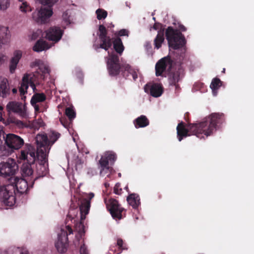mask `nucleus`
Segmentation results:
<instances>
[{
  "label": "nucleus",
  "mask_w": 254,
  "mask_h": 254,
  "mask_svg": "<svg viewBox=\"0 0 254 254\" xmlns=\"http://www.w3.org/2000/svg\"><path fill=\"white\" fill-rule=\"evenodd\" d=\"M224 121L222 113H212L198 123L189 124L186 127L185 124L181 122L177 127V137L179 141L190 135H194L198 138H204L212 135L216 130L219 125Z\"/></svg>",
  "instance_id": "f257e3e1"
},
{
  "label": "nucleus",
  "mask_w": 254,
  "mask_h": 254,
  "mask_svg": "<svg viewBox=\"0 0 254 254\" xmlns=\"http://www.w3.org/2000/svg\"><path fill=\"white\" fill-rule=\"evenodd\" d=\"M18 158L23 161L21 172L23 177H31L34 174L33 167L36 161V149L32 145L26 144L23 149L21 150Z\"/></svg>",
  "instance_id": "f03ea898"
},
{
  "label": "nucleus",
  "mask_w": 254,
  "mask_h": 254,
  "mask_svg": "<svg viewBox=\"0 0 254 254\" xmlns=\"http://www.w3.org/2000/svg\"><path fill=\"white\" fill-rule=\"evenodd\" d=\"M43 6L40 10L33 13L32 17L37 23H46L53 14L52 7L58 0H38Z\"/></svg>",
  "instance_id": "7ed1b4c3"
},
{
  "label": "nucleus",
  "mask_w": 254,
  "mask_h": 254,
  "mask_svg": "<svg viewBox=\"0 0 254 254\" xmlns=\"http://www.w3.org/2000/svg\"><path fill=\"white\" fill-rule=\"evenodd\" d=\"M166 37L170 48L179 49L186 44L185 38L183 34L177 29L169 26L166 30Z\"/></svg>",
  "instance_id": "20e7f679"
},
{
  "label": "nucleus",
  "mask_w": 254,
  "mask_h": 254,
  "mask_svg": "<svg viewBox=\"0 0 254 254\" xmlns=\"http://www.w3.org/2000/svg\"><path fill=\"white\" fill-rule=\"evenodd\" d=\"M167 72L169 85H175L176 83H179L185 74L184 69L179 62H176L172 67L168 68Z\"/></svg>",
  "instance_id": "39448f33"
},
{
  "label": "nucleus",
  "mask_w": 254,
  "mask_h": 254,
  "mask_svg": "<svg viewBox=\"0 0 254 254\" xmlns=\"http://www.w3.org/2000/svg\"><path fill=\"white\" fill-rule=\"evenodd\" d=\"M37 159L38 162L36 164V176L33 178L34 182L39 178L43 177L46 176L49 173L48 164V155H45L43 152H40V155H36V159Z\"/></svg>",
  "instance_id": "423d86ee"
},
{
  "label": "nucleus",
  "mask_w": 254,
  "mask_h": 254,
  "mask_svg": "<svg viewBox=\"0 0 254 254\" xmlns=\"http://www.w3.org/2000/svg\"><path fill=\"white\" fill-rule=\"evenodd\" d=\"M109 57L107 59V65L110 75L115 76L122 73L123 64H120L119 57L114 53L108 52Z\"/></svg>",
  "instance_id": "0eeeda50"
},
{
  "label": "nucleus",
  "mask_w": 254,
  "mask_h": 254,
  "mask_svg": "<svg viewBox=\"0 0 254 254\" xmlns=\"http://www.w3.org/2000/svg\"><path fill=\"white\" fill-rule=\"evenodd\" d=\"M18 166L14 159L9 158L6 162L0 163V176L4 178L14 176L18 170Z\"/></svg>",
  "instance_id": "6e6552de"
},
{
  "label": "nucleus",
  "mask_w": 254,
  "mask_h": 254,
  "mask_svg": "<svg viewBox=\"0 0 254 254\" xmlns=\"http://www.w3.org/2000/svg\"><path fill=\"white\" fill-rule=\"evenodd\" d=\"M117 160L116 154L112 151H108L104 153L99 161L100 171V174L103 175L105 170L109 169V165H113Z\"/></svg>",
  "instance_id": "1a4fd4ad"
},
{
  "label": "nucleus",
  "mask_w": 254,
  "mask_h": 254,
  "mask_svg": "<svg viewBox=\"0 0 254 254\" xmlns=\"http://www.w3.org/2000/svg\"><path fill=\"white\" fill-rule=\"evenodd\" d=\"M3 139L7 147L11 150H18L24 144V140L20 136L13 133L3 135Z\"/></svg>",
  "instance_id": "9d476101"
},
{
  "label": "nucleus",
  "mask_w": 254,
  "mask_h": 254,
  "mask_svg": "<svg viewBox=\"0 0 254 254\" xmlns=\"http://www.w3.org/2000/svg\"><path fill=\"white\" fill-rule=\"evenodd\" d=\"M176 62L168 56L159 60L155 64V74L157 76H163V72L168 68L172 67Z\"/></svg>",
  "instance_id": "9b49d317"
},
{
  "label": "nucleus",
  "mask_w": 254,
  "mask_h": 254,
  "mask_svg": "<svg viewBox=\"0 0 254 254\" xmlns=\"http://www.w3.org/2000/svg\"><path fill=\"white\" fill-rule=\"evenodd\" d=\"M107 208L114 218L121 219L123 217L122 212L125 209L121 207L118 201L114 198H110L106 202Z\"/></svg>",
  "instance_id": "f8f14e48"
},
{
  "label": "nucleus",
  "mask_w": 254,
  "mask_h": 254,
  "mask_svg": "<svg viewBox=\"0 0 254 254\" xmlns=\"http://www.w3.org/2000/svg\"><path fill=\"white\" fill-rule=\"evenodd\" d=\"M36 142L37 145L36 155H40V152L48 155L50 149V144L47 135L38 134L36 137Z\"/></svg>",
  "instance_id": "ddd939ff"
},
{
  "label": "nucleus",
  "mask_w": 254,
  "mask_h": 254,
  "mask_svg": "<svg viewBox=\"0 0 254 254\" xmlns=\"http://www.w3.org/2000/svg\"><path fill=\"white\" fill-rule=\"evenodd\" d=\"M6 110L9 115L13 113L22 118H25L27 116L25 105L19 102H9L6 106Z\"/></svg>",
  "instance_id": "4468645a"
},
{
  "label": "nucleus",
  "mask_w": 254,
  "mask_h": 254,
  "mask_svg": "<svg viewBox=\"0 0 254 254\" xmlns=\"http://www.w3.org/2000/svg\"><path fill=\"white\" fill-rule=\"evenodd\" d=\"M30 76V74L27 73L24 74L22 77V82L19 89L20 98L22 100L24 101L26 99L25 94L27 92V90L29 85L32 88L34 91L36 89V86Z\"/></svg>",
  "instance_id": "2eb2a0df"
},
{
  "label": "nucleus",
  "mask_w": 254,
  "mask_h": 254,
  "mask_svg": "<svg viewBox=\"0 0 254 254\" xmlns=\"http://www.w3.org/2000/svg\"><path fill=\"white\" fill-rule=\"evenodd\" d=\"M145 92L154 97H159L163 93V87L161 84L148 83L144 87Z\"/></svg>",
  "instance_id": "dca6fc26"
},
{
  "label": "nucleus",
  "mask_w": 254,
  "mask_h": 254,
  "mask_svg": "<svg viewBox=\"0 0 254 254\" xmlns=\"http://www.w3.org/2000/svg\"><path fill=\"white\" fill-rule=\"evenodd\" d=\"M68 241L67 233L66 231L61 230L58 235V239L55 243V247L60 253H64L66 251V243Z\"/></svg>",
  "instance_id": "f3484780"
},
{
  "label": "nucleus",
  "mask_w": 254,
  "mask_h": 254,
  "mask_svg": "<svg viewBox=\"0 0 254 254\" xmlns=\"http://www.w3.org/2000/svg\"><path fill=\"white\" fill-rule=\"evenodd\" d=\"M63 35V31L59 27L50 28L46 32V38L50 41L58 42Z\"/></svg>",
  "instance_id": "a211bd4d"
},
{
  "label": "nucleus",
  "mask_w": 254,
  "mask_h": 254,
  "mask_svg": "<svg viewBox=\"0 0 254 254\" xmlns=\"http://www.w3.org/2000/svg\"><path fill=\"white\" fill-rule=\"evenodd\" d=\"M10 33L7 27L0 26V48L7 45L10 40Z\"/></svg>",
  "instance_id": "6ab92c4d"
},
{
  "label": "nucleus",
  "mask_w": 254,
  "mask_h": 254,
  "mask_svg": "<svg viewBox=\"0 0 254 254\" xmlns=\"http://www.w3.org/2000/svg\"><path fill=\"white\" fill-rule=\"evenodd\" d=\"M22 57V52L20 51L14 52L13 57L11 59L9 62V68L11 73L15 72L17 65Z\"/></svg>",
  "instance_id": "aec40b11"
},
{
  "label": "nucleus",
  "mask_w": 254,
  "mask_h": 254,
  "mask_svg": "<svg viewBox=\"0 0 254 254\" xmlns=\"http://www.w3.org/2000/svg\"><path fill=\"white\" fill-rule=\"evenodd\" d=\"M123 68L122 75L127 78L129 75H131L134 81H135L138 78L137 71L132 68L130 65L127 64H123Z\"/></svg>",
  "instance_id": "412c9836"
},
{
  "label": "nucleus",
  "mask_w": 254,
  "mask_h": 254,
  "mask_svg": "<svg viewBox=\"0 0 254 254\" xmlns=\"http://www.w3.org/2000/svg\"><path fill=\"white\" fill-rule=\"evenodd\" d=\"M10 94L7 79L0 76V97L6 98Z\"/></svg>",
  "instance_id": "4be33fe9"
},
{
  "label": "nucleus",
  "mask_w": 254,
  "mask_h": 254,
  "mask_svg": "<svg viewBox=\"0 0 254 254\" xmlns=\"http://www.w3.org/2000/svg\"><path fill=\"white\" fill-rule=\"evenodd\" d=\"M90 207V201L87 198L83 199L79 205V210L81 214V219H85V216L89 213Z\"/></svg>",
  "instance_id": "5701e85b"
},
{
  "label": "nucleus",
  "mask_w": 254,
  "mask_h": 254,
  "mask_svg": "<svg viewBox=\"0 0 254 254\" xmlns=\"http://www.w3.org/2000/svg\"><path fill=\"white\" fill-rule=\"evenodd\" d=\"M127 200L129 205L133 209H137L140 205V197L139 195L136 193H131L127 197Z\"/></svg>",
  "instance_id": "b1692460"
},
{
  "label": "nucleus",
  "mask_w": 254,
  "mask_h": 254,
  "mask_svg": "<svg viewBox=\"0 0 254 254\" xmlns=\"http://www.w3.org/2000/svg\"><path fill=\"white\" fill-rule=\"evenodd\" d=\"M112 44L114 50L120 56H121L125 50V47L121 38L120 37L115 38L112 41Z\"/></svg>",
  "instance_id": "393cba45"
},
{
  "label": "nucleus",
  "mask_w": 254,
  "mask_h": 254,
  "mask_svg": "<svg viewBox=\"0 0 254 254\" xmlns=\"http://www.w3.org/2000/svg\"><path fill=\"white\" fill-rule=\"evenodd\" d=\"M133 124L136 128L144 127L149 125V121L145 116L141 115L134 120Z\"/></svg>",
  "instance_id": "a878e982"
},
{
  "label": "nucleus",
  "mask_w": 254,
  "mask_h": 254,
  "mask_svg": "<svg viewBox=\"0 0 254 254\" xmlns=\"http://www.w3.org/2000/svg\"><path fill=\"white\" fill-rule=\"evenodd\" d=\"M50 47L47 42L42 39L38 40L33 47V50L36 52H40L49 49Z\"/></svg>",
  "instance_id": "bb28decb"
},
{
  "label": "nucleus",
  "mask_w": 254,
  "mask_h": 254,
  "mask_svg": "<svg viewBox=\"0 0 254 254\" xmlns=\"http://www.w3.org/2000/svg\"><path fill=\"white\" fill-rule=\"evenodd\" d=\"M99 39L100 41V48L106 51H108L112 45V39L110 37L100 38Z\"/></svg>",
  "instance_id": "cd10ccee"
},
{
  "label": "nucleus",
  "mask_w": 254,
  "mask_h": 254,
  "mask_svg": "<svg viewBox=\"0 0 254 254\" xmlns=\"http://www.w3.org/2000/svg\"><path fill=\"white\" fill-rule=\"evenodd\" d=\"M222 85V82L218 78H213L211 81L210 87L214 95H216L218 89Z\"/></svg>",
  "instance_id": "c85d7f7f"
},
{
  "label": "nucleus",
  "mask_w": 254,
  "mask_h": 254,
  "mask_svg": "<svg viewBox=\"0 0 254 254\" xmlns=\"http://www.w3.org/2000/svg\"><path fill=\"white\" fill-rule=\"evenodd\" d=\"M46 99V96L43 93L34 94L32 96L30 103L31 105L37 104L38 103L43 102Z\"/></svg>",
  "instance_id": "c756f323"
},
{
  "label": "nucleus",
  "mask_w": 254,
  "mask_h": 254,
  "mask_svg": "<svg viewBox=\"0 0 254 254\" xmlns=\"http://www.w3.org/2000/svg\"><path fill=\"white\" fill-rule=\"evenodd\" d=\"M164 41V30L158 31V34L154 40L155 48L158 49L161 48Z\"/></svg>",
  "instance_id": "7c9ffc66"
},
{
  "label": "nucleus",
  "mask_w": 254,
  "mask_h": 254,
  "mask_svg": "<svg viewBox=\"0 0 254 254\" xmlns=\"http://www.w3.org/2000/svg\"><path fill=\"white\" fill-rule=\"evenodd\" d=\"M6 123L8 125H14L19 128H23L24 127V124L22 121L10 116L6 120Z\"/></svg>",
  "instance_id": "2f4dec72"
},
{
  "label": "nucleus",
  "mask_w": 254,
  "mask_h": 254,
  "mask_svg": "<svg viewBox=\"0 0 254 254\" xmlns=\"http://www.w3.org/2000/svg\"><path fill=\"white\" fill-rule=\"evenodd\" d=\"M3 254H28V253L26 252H23L19 248L11 247L9 248Z\"/></svg>",
  "instance_id": "473e14b6"
},
{
  "label": "nucleus",
  "mask_w": 254,
  "mask_h": 254,
  "mask_svg": "<svg viewBox=\"0 0 254 254\" xmlns=\"http://www.w3.org/2000/svg\"><path fill=\"white\" fill-rule=\"evenodd\" d=\"M61 134L59 132L52 131L49 136V141L50 146L53 145L60 137Z\"/></svg>",
  "instance_id": "72a5a7b5"
},
{
  "label": "nucleus",
  "mask_w": 254,
  "mask_h": 254,
  "mask_svg": "<svg viewBox=\"0 0 254 254\" xmlns=\"http://www.w3.org/2000/svg\"><path fill=\"white\" fill-rule=\"evenodd\" d=\"M39 72L41 73V77L44 79L45 78L46 74H48L50 73V70L49 67L45 65H41L39 67Z\"/></svg>",
  "instance_id": "f704fd0d"
},
{
  "label": "nucleus",
  "mask_w": 254,
  "mask_h": 254,
  "mask_svg": "<svg viewBox=\"0 0 254 254\" xmlns=\"http://www.w3.org/2000/svg\"><path fill=\"white\" fill-rule=\"evenodd\" d=\"M65 114L70 121H72L75 118L76 113L72 107H67L65 109Z\"/></svg>",
  "instance_id": "c9c22d12"
},
{
  "label": "nucleus",
  "mask_w": 254,
  "mask_h": 254,
  "mask_svg": "<svg viewBox=\"0 0 254 254\" xmlns=\"http://www.w3.org/2000/svg\"><path fill=\"white\" fill-rule=\"evenodd\" d=\"M96 13L97 14V18L98 20L105 19L107 16L108 14V13L106 10L101 8L97 9Z\"/></svg>",
  "instance_id": "e433bc0d"
},
{
  "label": "nucleus",
  "mask_w": 254,
  "mask_h": 254,
  "mask_svg": "<svg viewBox=\"0 0 254 254\" xmlns=\"http://www.w3.org/2000/svg\"><path fill=\"white\" fill-rule=\"evenodd\" d=\"M99 38L108 37V31L106 27L103 25H100L99 27Z\"/></svg>",
  "instance_id": "4c0bfd02"
},
{
  "label": "nucleus",
  "mask_w": 254,
  "mask_h": 254,
  "mask_svg": "<svg viewBox=\"0 0 254 254\" xmlns=\"http://www.w3.org/2000/svg\"><path fill=\"white\" fill-rule=\"evenodd\" d=\"M10 4V0H0V10H6L9 7Z\"/></svg>",
  "instance_id": "58836bf2"
},
{
  "label": "nucleus",
  "mask_w": 254,
  "mask_h": 254,
  "mask_svg": "<svg viewBox=\"0 0 254 254\" xmlns=\"http://www.w3.org/2000/svg\"><path fill=\"white\" fill-rule=\"evenodd\" d=\"M128 31L125 29H122L119 31L117 32L114 33V35L117 36V37H120L121 36H126L127 37L128 36Z\"/></svg>",
  "instance_id": "ea45409f"
},
{
  "label": "nucleus",
  "mask_w": 254,
  "mask_h": 254,
  "mask_svg": "<svg viewBox=\"0 0 254 254\" xmlns=\"http://www.w3.org/2000/svg\"><path fill=\"white\" fill-rule=\"evenodd\" d=\"M20 9L21 11L24 12L31 11V8L27 2H22V4L20 6Z\"/></svg>",
  "instance_id": "a19ab883"
},
{
  "label": "nucleus",
  "mask_w": 254,
  "mask_h": 254,
  "mask_svg": "<svg viewBox=\"0 0 254 254\" xmlns=\"http://www.w3.org/2000/svg\"><path fill=\"white\" fill-rule=\"evenodd\" d=\"M114 192L118 195H120L122 193L123 191L122 188H121L120 183H117L116 184L114 188Z\"/></svg>",
  "instance_id": "79ce46f5"
},
{
  "label": "nucleus",
  "mask_w": 254,
  "mask_h": 254,
  "mask_svg": "<svg viewBox=\"0 0 254 254\" xmlns=\"http://www.w3.org/2000/svg\"><path fill=\"white\" fill-rule=\"evenodd\" d=\"M63 20L67 24L70 23V14H69V11L68 10H66L63 13Z\"/></svg>",
  "instance_id": "37998d69"
},
{
  "label": "nucleus",
  "mask_w": 254,
  "mask_h": 254,
  "mask_svg": "<svg viewBox=\"0 0 254 254\" xmlns=\"http://www.w3.org/2000/svg\"><path fill=\"white\" fill-rule=\"evenodd\" d=\"M77 210L76 209L70 208L68 214L67 215V217L69 219H72L74 218V216L76 215L75 213H77Z\"/></svg>",
  "instance_id": "c03bdc74"
},
{
  "label": "nucleus",
  "mask_w": 254,
  "mask_h": 254,
  "mask_svg": "<svg viewBox=\"0 0 254 254\" xmlns=\"http://www.w3.org/2000/svg\"><path fill=\"white\" fill-rule=\"evenodd\" d=\"M80 254H89L87 249L85 248V245L81 246L80 248Z\"/></svg>",
  "instance_id": "a18cd8bd"
},
{
  "label": "nucleus",
  "mask_w": 254,
  "mask_h": 254,
  "mask_svg": "<svg viewBox=\"0 0 254 254\" xmlns=\"http://www.w3.org/2000/svg\"><path fill=\"white\" fill-rule=\"evenodd\" d=\"M123 244H124V242H123V241L122 239H118L117 245L118 246V247L121 250L125 249V248L123 247Z\"/></svg>",
  "instance_id": "49530a36"
},
{
  "label": "nucleus",
  "mask_w": 254,
  "mask_h": 254,
  "mask_svg": "<svg viewBox=\"0 0 254 254\" xmlns=\"http://www.w3.org/2000/svg\"><path fill=\"white\" fill-rule=\"evenodd\" d=\"M161 24L158 22H155L153 26V28L156 30L160 29L161 27Z\"/></svg>",
  "instance_id": "de8ad7c7"
},
{
  "label": "nucleus",
  "mask_w": 254,
  "mask_h": 254,
  "mask_svg": "<svg viewBox=\"0 0 254 254\" xmlns=\"http://www.w3.org/2000/svg\"><path fill=\"white\" fill-rule=\"evenodd\" d=\"M195 86H197L199 90H201L204 87V84L203 83H197L195 84Z\"/></svg>",
  "instance_id": "09e8293b"
},
{
  "label": "nucleus",
  "mask_w": 254,
  "mask_h": 254,
  "mask_svg": "<svg viewBox=\"0 0 254 254\" xmlns=\"http://www.w3.org/2000/svg\"><path fill=\"white\" fill-rule=\"evenodd\" d=\"M32 106L34 107L35 112H40L41 111L40 110V107L37 104H35L34 105H32Z\"/></svg>",
  "instance_id": "8fccbe9b"
},
{
  "label": "nucleus",
  "mask_w": 254,
  "mask_h": 254,
  "mask_svg": "<svg viewBox=\"0 0 254 254\" xmlns=\"http://www.w3.org/2000/svg\"><path fill=\"white\" fill-rule=\"evenodd\" d=\"M171 86H173L175 87V90L176 92L179 91V90L181 89L180 86L178 83H176L175 85H170Z\"/></svg>",
  "instance_id": "3c124183"
},
{
  "label": "nucleus",
  "mask_w": 254,
  "mask_h": 254,
  "mask_svg": "<svg viewBox=\"0 0 254 254\" xmlns=\"http://www.w3.org/2000/svg\"><path fill=\"white\" fill-rule=\"evenodd\" d=\"M179 28L180 30H181L182 32H185L187 30V28L185 27V26H184L182 24L179 25Z\"/></svg>",
  "instance_id": "603ef678"
},
{
  "label": "nucleus",
  "mask_w": 254,
  "mask_h": 254,
  "mask_svg": "<svg viewBox=\"0 0 254 254\" xmlns=\"http://www.w3.org/2000/svg\"><path fill=\"white\" fill-rule=\"evenodd\" d=\"M4 62L3 56L0 53V65H1Z\"/></svg>",
  "instance_id": "864d4df0"
},
{
  "label": "nucleus",
  "mask_w": 254,
  "mask_h": 254,
  "mask_svg": "<svg viewBox=\"0 0 254 254\" xmlns=\"http://www.w3.org/2000/svg\"><path fill=\"white\" fill-rule=\"evenodd\" d=\"M66 229L69 233V234H71L72 233V229L69 226H66Z\"/></svg>",
  "instance_id": "5fc2aeb1"
},
{
  "label": "nucleus",
  "mask_w": 254,
  "mask_h": 254,
  "mask_svg": "<svg viewBox=\"0 0 254 254\" xmlns=\"http://www.w3.org/2000/svg\"><path fill=\"white\" fill-rule=\"evenodd\" d=\"M38 37V34L37 32H34L32 35V39H35Z\"/></svg>",
  "instance_id": "6e6d98bb"
},
{
  "label": "nucleus",
  "mask_w": 254,
  "mask_h": 254,
  "mask_svg": "<svg viewBox=\"0 0 254 254\" xmlns=\"http://www.w3.org/2000/svg\"><path fill=\"white\" fill-rule=\"evenodd\" d=\"M114 27V25L113 24L110 23L109 25H107L108 29H109L110 30H112V29Z\"/></svg>",
  "instance_id": "4d7b16f0"
},
{
  "label": "nucleus",
  "mask_w": 254,
  "mask_h": 254,
  "mask_svg": "<svg viewBox=\"0 0 254 254\" xmlns=\"http://www.w3.org/2000/svg\"><path fill=\"white\" fill-rule=\"evenodd\" d=\"M94 196V194L93 193H90L89 194V198L88 199L89 200H90L91 199H92Z\"/></svg>",
  "instance_id": "13d9d810"
},
{
  "label": "nucleus",
  "mask_w": 254,
  "mask_h": 254,
  "mask_svg": "<svg viewBox=\"0 0 254 254\" xmlns=\"http://www.w3.org/2000/svg\"><path fill=\"white\" fill-rule=\"evenodd\" d=\"M12 92L13 94H16L17 93V90L16 88H13L12 89Z\"/></svg>",
  "instance_id": "bf43d9fd"
},
{
  "label": "nucleus",
  "mask_w": 254,
  "mask_h": 254,
  "mask_svg": "<svg viewBox=\"0 0 254 254\" xmlns=\"http://www.w3.org/2000/svg\"><path fill=\"white\" fill-rule=\"evenodd\" d=\"M104 186H105V187L106 188H108V187H109L110 185H109V184L108 183L106 182V183H105V184H104Z\"/></svg>",
  "instance_id": "052dcab7"
},
{
  "label": "nucleus",
  "mask_w": 254,
  "mask_h": 254,
  "mask_svg": "<svg viewBox=\"0 0 254 254\" xmlns=\"http://www.w3.org/2000/svg\"><path fill=\"white\" fill-rule=\"evenodd\" d=\"M3 135H4L3 134V133L1 131V130H0V142H2V141H1V135L3 136Z\"/></svg>",
  "instance_id": "680f3d73"
},
{
  "label": "nucleus",
  "mask_w": 254,
  "mask_h": 254,
  "mask_svg": "<svg viewBox=\"0 0 254 254\" xmlns=\"http://www.w3.org/2000/svg\"><path fill=\"white\" fill-rule=\"evenodd\" d=\"M2 110H3L2 107L0 106V115H1V112H2Z\"/></svg>",
  "instance_id": "e2e57ef3"
},
{
  "label": "nucleus",
  "mask_w": 254,
  "mask_h": 254,
  "mask_svg": "<svg viewBox=\"0 0 254 254\" xmlns=\"http://www.w3.org/2000/svg\"><path fill=\"white\" fill-rule=\"evenodd\" d=\"M222 72L223 73H225V68H224L223 69V70H222Z\"/></svg>",
  "instance_id": "0e129e2a"
},
{
  "label": "nucleus",
  "mask_w": 254,
  "mask_h": 254,
  "mask_svg": "<svg viewBox=\"0 0 254 254\" xmlns=\"http://www.w3.org/2000/svg\"><path fill=\"white\" fill-rule=\"evenodd\" d=\"M125 189H126L127 190H128V187H127V186H126V187H125Z\"/></svg>",
  "instance_id": "69168bd1"
},
{
  "label": "nucleus",
  "mask_w": 254,
  "mask_h": 254,
  "mask_svg": "<svg viewBox=\"0 0 254 254\" xmlns=\"http://www.w3.org/2000/svg\"><path fill=\"white\" fill-rule=\"evenodd\" d=\"M19 1H23V0H18Z\"/></svg>",
  "instance_id": "338daca9"
}]
</instances>
